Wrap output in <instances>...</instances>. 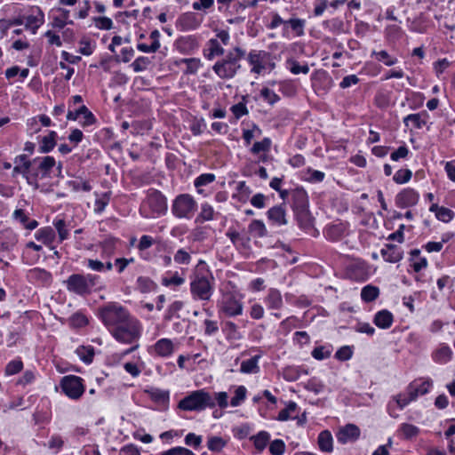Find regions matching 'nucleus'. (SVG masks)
<instances>
[{
	"instance_id": "obj_1",
	"label": "nucleus",
	"mask_w": 455,
	"mask_h": 455,
	"mask_svg": "<svg viewBox=\"0 0 455 455\" xmlns=\"http://www.w3.org/2000/svg\"><path fill=\"white\" fill-rule=\"evenodd\" d=\"M142 332L140 322L134 316H131L122 324L116 327L110 333L118 341L124 344H134L132 347L125 350L124 355H128L139 347L138 340Z\"/></svg>"
},
{
	"instance_id": "obj_2",
	"label": "nucleus",
	"mask_w": 455,
	"mask_h": 455,
	"mask_svg": "<svg viewBox=\"0 0 455 455\" xmlns=\"http://www.w3.org/2000/svg\"><path fill=\"white\" fill-rule=\"evenodd\" d=\"M245 50L236 46L212 67V70L220 79H232L241 69V60L245 57Z\"/></svg>"
},
{
	"instance_id": "obj_3",
	"label": "nucleus",
	"mask_w": 455,
	"mask_h": 455,
	"mask_svg": "<svg viewBox=\"0 0 455 455\" xmlns=\"http://www.w3.org/2000/svg\"><path fill=\"white\" fill-rule=\"evenodd\" d=\"M291 208L301 228L307 229L313 226V218L308 210V196L303 188L291 190Z\"/></svg>"
},
{
	"instance_id": "obj_4",
	"label": "nucleus",
	"mask_w": 455,
	"mask_h": 455,
	"mask_svg": "<svg viewBox=\"0 0 455 455\" xmlns=\"http://www.w3.org/2000/svg\"><path fill=\"white\" fill-rule=\"evenodd\" d=\"M99 316L111 332L132 315L122 305L116 302H109L99 309Z\"/></svg>"
},
{
	"instance_id": "obj_5",
	"label": "nucleus",
	"mask_w": 455,
	"mask_h": 455,
	"mask_svg": "<svg viewBox=\"0 0 455 455\" xmlns=\"http://www.w3.org/2000/svg\"><path fill=\"white\" fill-rule=\"evenodd\" d=\"M100 280V277L93 274H72L64 283L69 292L79 296H87L92 292Z\"/></svg>"
},
{
	"instance_id": "obj_6",
	"label": "nucleus",
	"mask_w": 455,
	"mask_h": 455,
	"mask_svg": "<svg viewBox=\"0 0 455 455\" xmlns=\"http://www.w3.org/2000/svg\"><path fill=\"white\" fill-rule=\"evenodd\" d=\"M178 407L186 411H201L206 408H213L214 399L212 398V394L205 389H198L182 398L179 402Z\"/></svg>"
},
{
	"instance_id": "obj_7",
	"label": "nucleus",
	"mask_w": 455,
	"mask_h": 455,
	"mask_svg": "<svg viewBox=\"0 0 455 455\" xmlns=\"http://www.w3.org/2000/svg\"><path fill=\"white\" fill-rule=\"evenodd\" d=\"M171 210L174 217L190 220L197 210V203L191 195L180 194L172 201Z\"/></svg>"
},
{
	"instance_id": "obj_8",
	"label": "nucleus",
	"mask_w": 455,
	"mask_h": 455,
	"mask_svg": "<svg viewBox=\"0 0 455 455\" xmlns=\"http://www.w3.org/2000/svg\"><path fill=\"white\" fill-rule=\"evenodd\" d=\"M214 286L208 276L196 274L190 282V294L195 300L209 301L213 294Z\"/></svg>"
},
{
	"instance_id": "obj_9",
	"label": "nucleus",
	"mask_w": 455,
	"mask_h": 455,
	"mask_svg": "<svg viewBox=\"0 0 455 455\" xmlns=\"http://www.w3.org/2000/svg\"><path fill=\"white\" fill-rule=\"evenodd\" d=\"M144 206H148L150 210L149 213H142L145 218L164 215L168 209L167 199L159 190L149 189L144 202Z\"/></svg>"
},
{
	"instance_id": "obj_10",
	"label": "nucleus",
	"mask_w": 455,
	"mask_h": 455,
	"mask_svg": "<svg viewBox=\"0 0 455 455\" xmlns=\"http://www.w3.org/2000/svg\"><path fill=\"white\" fill-rule=\"evenodd\" d=\"M29 175L34 179H46L51 177L52 169L56 166L53 156L36 157L32 160Z\"/></svg>"
},
{
	"instance_id": "obj_11",
	"label": "nucleus",
	"mask_w": 455,
	"mask_h": 455,
	"mask_svg": "<svg viewBox=\"0 0 455 455\" xmlns=\"http://www.w3.org/2000/svg\"><path fill=\"white\" fill-rule=\"evenodd\" d=\"M63 393L73 400L79 399L84 393L83 379L76 375L64 376L60 380Z\"/></svg>"
},
{
	"instance_id": "obj_12",
	"label": "nucleus",
	"mask_w": 455,
	"mask_h": 455,
	"mask_svg": "<svg viewBox=\"0 0 455 455\" xmlns=\"http://www.w3.org/2000/svg\"><path fill=\"white\" fill-rule=\"evenodd\" d=\"M243 311V305L240 298L233 293L223 295L220 304L219 312L228 317L241 315Z\"/></svg>"
},
{
	"instance_id": "obj_13",
	"label": "nucleus",
	"mask_w": 455,
	"mask_h": 455,
	"mask_svg": "<svg viewBox=\"0 0 455 455\" xmlns=\"http://www.w3.org/2000/svg\"><path fill=\"white\" fill-rule=\"evenodd\" d=\"M271 55L265 51L251 50L247 57L248 62L251 65V72L254 74H261L267 69V63L268 62Z\"/></svg>"
},
{
	"instance_id": "obj_14",
	"label": "nucleus",
	"mask_w": 455,
	"mask_h": 455,
	"mask_svg": "<svg viewBox=\"0 0 455 455\" xmlns=\"http://www.w3.org/2000/svg\"><path fill=\"white\" fill-rule=\"evenodd\" d=\"M202 23V19L194 12H185L177 20V28L180 31H190L196 29Z\"/></svg>"
},
{
	"instance_id": "obj_15",
	"label": "nucleus",
	"mask_w": 455,
	"mask_h": 455,
	"mask_svg": "<svg viewBox=\"0 0 455 455\" xmlns=\"http://www.w3.org/2000/svg\"><path fill=\"white\" fill-rule=\"evenodd\" d=\"M360 429L355 424H347L336 434L337 441L342 444L355 442L360 437Z\"/></svg>"
},
{
	"instance_id": "obj_16",
	"label": "nucleus",
	"mask_w": 455,
	"mask_h": 455,
	"mask_svg": "<svg viewBox=\"0 0 455 455\" xmlns=\"http://www.w3.org/2000/svg\"><path fill=\"white\" fill-rule=\"evenodd\" d=\"M419 194L412 188H404L395 196V204L399 208H407L417 204Z\"/></svg>"
},
{
	"instance_id": "obj_17",
	"label": "nucleus",
	"mask_w": 455,
	"mask_h": 455,
	"mask_svg": "<svg viewBox=\"0 0 455 455\" xmlns=\"http://www.w3.org/2000/svg\"><path fill=\"white\" fill-rule=\"evenodd\" d=\"M25 28L31 30L33 34H36L37 29L44 22V14L42 10L38 7L32 9L31 14L24 17Z\"/></svg>"
},
{
	"instance_id": "obj_18",
	"label": "nucleus",
	"mask_w": 455,
	"mask_h": 455,
	"mask_svg": "<svg viewBox=\"0 0 455 455\" xmlns=\"http://www.w3.org/2000/svg\"><path fill=\"white\" fill-rule=\"evenodd\" d=\"M80 116H83L81 122L84 126H89L95 123L96 119L93 114L87 108L86 106L83 105L78 109L72 111L69 110L67 114L68 120H77Z\"/></svg>"
},
{
	"instance_id": "obj_19",
	"label": "nucleus",
	"mask_w": 455,
	"mask_h": 455,
	"mask_svg": "<svg viewBox=\"0 0 455 455\" xmlns=\"http://www.w3.org/2000/svg\"><path fill=\"white\" fill-rule=\"evenodd\" d=\"M380 254L384 260L389 263H397L403 257V251L401 247L392 243L385 244L380 251Z\"/></svg>"
},
{
	"instance_id": "obj_20",
	"label": "nucleus",
	"mask_w": 455,
	"mask_h": 455,
	"mask_svg": "<svg viewBox=\"0 0 455 455\" xmlns=\"http://www.w3.org/2000/svg\"><path fill=\"white\" fill-rule=\"evenodd\" d=\"M432 385L431 379H416L409 384L408 390L411 392L412 398L416 400L419 395L428 393Z\"/></svg>"
},
{
	"instance_id": "obj_21",
	"label": "nucleus",
	"mask_w": 455,
	"mask_h": 455,
	"mask_svg": "<svg viewBox=\"0 0 455 455\" xmlns=\"http://www.w3.org/2000/svg\"><path fill=\"white\" fill-rule=\"evenodd\" d=\"M264 303L269 310H281L283 307V301L280 291L270 288L264 298Z\"/></svg>"
},
{
	"instance_id": "obj_22",
	"label": "nucleus",
	"mask_w": 455,
	"mask_h": 455,
	"mask_svg": "<svg viewBox=\"0 0 455 455\" xmlns=\"http://www.w3.org/2000/svg\"><path fill=\"white\" fill-rule=\"evenodd\" d=\"M153 352L161 357L170 356L174 351V345L169 339H161L152 347Z\"/></svg>"
},
{
	"instance_id": "obj_23",
	"label": "nucleus",
	"mask_w": 455,
	"mask_h": 455,
	"mask_svg": "<svg viewBox=\"0 0 455 455\" xmlns=\"http://www.w3.org/2000/svg\"><path fill=\"white\" fill-rule=\"evenodd\" d=\"M13 174H22L25 177H28L29 174L31 165L33 164L32 161L28 160L26 155L17 156L13 160Z\"/></svg>"
},
{
	"instance_id": "obj_24",
	"label": "nucleus",
	"mask_w": 455,
	"mask_h": 455,
	"mask_svg": "<svg viewBox=\"0 0 455 455\" xmlns=\"http://www.w3.org/2000/svg\"><path fill=\"white\" fill-rule=\"evenodd\" d=\"M267 219L276 226L287 224L285 209L282 205L274 206L267 212Z\"/></svg>"
},
{
	"instance_id": "obj_25",
	"label": "nucleus",
	"mask_w": 455,
	"mask_h": 455,
	"mask_svg": "<svg viewBox=\"0 0 455 455\" xmlns=\"http://www.w3.org/2000/svg\"><path fill=\"white\" fill-rule=\"evenodd\" d=\"M428 116L426 110L417 114H410L403 118V124L406 127H409L410 123H411L414 128L421 129L427 124Z\"/></svg>"
},
{
	"instance_id": "obj_26",
	"label": "nucleus",
	"mask_w": 455,
	"mask_h": 455,
	"mask_svg": "<svg viewBox=\"0 0 455 455\" xmlns=\"http://www.w3.org/2000/svg\"><path fill=\"white\" fill-rule=\"evenodd\" d=\"M306 21L305 20L299 18H291L285 21V27L283 28V34L285 36L288 33V28L294 32L295 36L300 37L304 36V28H305Z\"/></svg>"
},
{
	"instance_id": "obj_27",
	"label": "nucleus",
	"mask_w": 455,
	"mask_h": 455,
	"mask_svg": "<svg viewBox=\"0 0 455 455\" xmlns=\"http://www.w3.org/2000/svg\"><path fill=\"white\" fill-rule=\"evenodd\" d=\"M394 322V316L391 312L387 309L377 312L374 315L373 323L380 329H388Z\"/></svg>"
},
{
	"instance_id": "obj_28",
	"label": "nucleus",
	"mask_w": 455,
	"mask_h": 455,
	"mask_svg": "<svg viewBox=\"0 0 455 455\" xmlns=\"http://www.w3.org/2000/svg\"><path fill=\"white\" fill-rule=\"evenodd\" d=\"M18 235L12 229H4L0 235L1 247L4 251H11L18 243Z\"/></svg>"
},
{
	"instance_id": "obj_29",
	"label": "nucleus",
	"mask_w": 455,
	"mask_h": 455,
	"mask_svg": "<svg viewBox=\"0 0 455 455\" xmlns=\"http://www.w3.org/2000/svg\"><path fill=\"white\" fill-rule=\"evenodd\" d=\"M223 44L218 39H210L207 42L206 49L204 50V56L207 60H212L217 56L224 54Z\"/></svg>"
},
{
	"instance_id": "obj_30",
	"label": "nucleus",
	"mask_w": 455,
	"mask_h": 455,
	"mask_svg": "<svg viewBox=\"0 0 455 455\" xmlns=\"http://www.w3.org/2000/svg\"><path fill=\"white\" fill-rule=\"evenodd\" d=\"M346 227L342 223L332 224L327 227L324 231V235L327 237V239L333 242L341 239L346 235Z\"/></svg>"
},
{
	"instance_id": "obj_31",
	"label": "nucleus",
	"mask_w": 455,
	"mask_h": 455,
	"mask_svg": "<svg viewBox=\"0 0 455 455\" xmlns=\"http://www.w3.org/2000/svg\"><path fill=\"white\" fill-rule=\"evenodd\" d=\"M419 428L410 423H402L397 430L398 435L404 440H411L417 437L419 434Z\"/></svg>"
},
{
	"instance_id": "obj_32",
	"label": "nucleus",
	"mask_w": 455,
	"mask_h": 455,
	"mask_svg": "<svg viewBox=\"0 0 455 455\" xmlns=\"http://www.w3.org/2000/svg\"><path fill=\"white\" fill-rule=\"evenodd\" d=\"M35 237L37 241H40L44 244L50 246L54 241L56 235L53 228L51 227H45L38 229L35 233Z\"/></svg>"
},
{
	"instance_id": "obj_33",
	"label": "nucleus",
	"mask_w": 455,
	"mask_h": 455,
	"mask_svg": "<svg viewBox=\"0 0 455 455\" xmlns=\"http://www.w3.org/2000/svg\"><path fill=\"white\" fill-rule=\"evenodd\" d=\"M260 357V355H257L249 360L243 361L240 371L245 374L258 373L259 371V360Z\"/></svg>"
},
{
	"instance_id": "obj_34",
	"label": "nucleus",
	"mask_w": 455,
	"mask_h": 455,
	"mask_svg": "<svg viewBox=\"0 0 455 455\" xmlns=\"http://www.w3.org/2000/svg\"><path fill=\"white\" fill-rule=\"evenodd\" d=\"M251 440L258 452L263 451L270 440V435L267 431H259L257 435H252Z\"/></svg>"
},
{
	"instance_id": "obj_35",
	"label": "nucleus",
	"mask_w": 455,
	"mask_h": 455,
	"mask_svg": "<svg viewBox=\"0 0 455 455\" xmlns=\"http://www.w3.org/2000/svg\"><path fill=\"white\" fill-rule=\"evenodd\" d=\"M57 133L54 131L49 132L47 136H44L40 140L39 152L45 154L51 152L56 146Z\"/></svg>"
},
{
	"instance_id": "obj_36",
	"label": "nucleus",
	"mask_w": 455,
	"mask_h": 455,
	"mask_svg": "<svg viewBox=\"0 0 455 455\" xmlns=\"http://www.w3.org/2000/svg\"><path fill=\"white\" fill-rule=\"evenodd\" d=\"M332 435L330 431H322L318 435V445L322 451L331 452L332 451Z\"/></svg>"
},
{
	"instance_id": "obj_37",
	"label": "nucleus",
	"mask_w": 455,
	"mask_h": 455,
	"mask_svg": "<svg viewBox=\"0 0 455 455\" xmlns=\"http://www.w3.org/2000/svg\"><path fill=\"white\" fill-rule=\"evenodd\" d=\"M214 209L212 205L207 203L201 204V211L197 217L196 218V223H204L205 221H210L214 219Z\"/></svg>"
},
{
	"instance_id": "obj_38",
	"label": "nucleus",
	"mask_w": 455,
	"mask_h": 455,
	"mask_svg": "<svg viewBox=\"0 0 455 455\" xmlns=\"http://www.w3.org/2000/svg\"><path fill=\"white\" fill-rule=\"evenodd\" d=\"M248 229L249 232L254 236L264 237L267 235V230L264 222L259 220H252L250 223Z\"/></svg>"
},
{
	"instance_id": "obj_39",
	"label": "nucleus",
	"mask_w": 455,
	"mask_h": 455,
	"mask_svg": "<svg viewBox=\"0 0 455 455\" xmlns=\"http://www.w3.org/2000/svg\"><path fill=\"white\" fill-rule=\"evenodd\" d=\"M371 56H374L378 61L383 62L386 66L391 67L398 62L397 58L391 56L387 51H372Z\"/></svg>"
},
{
	"instance_id": "obj_40",
	"label": "nucleus",
	"mask_w": 455,
	"mask_h": 455,
	"mask_svg": "<svg viewBox=\"0 0 455 455\" xmlns=\"http://www.w3.org/2000/svg\"><path fill=\"white\" fill-rule=\"evenodd\" d=\"M116 242V238L109 237L100 243L102 258L109 259L115 253Z\"/></svg>"
},
{
	"instance_id": "obj_41",
	"label": "nucleus",
	"mask_w": 455,
	"mask_h": 455,
	"mask_svg": "<svg viewBox=\"0 0 455 455\" xmlns=\"http://www.w3.org/2000/svg\"><path fill=\"white\" fill-rule=\"evenodd\" d=\"M452 351L451 349L446 346H441L434 355V360L440 363H445L451 359Z\"/></svg>"
},
{
	"instance_id": "obj_42",
	"label": "nucleus",
	"mask_w": 455,
	"mask_h": 455,
	"mask_svg": "<svg viewBox=\"0 0 455 455\" xmlns=\"http://www.w3.org/2000/svg\"><path fill=\"white\" fill-rule=\"evenodd\" d=\"M60 15L56 16L52 20V27L61 29L63 28L67 24H73V21L69 20V11L66 9H60Z\"/></svg>"
},
{
	"instance_id": "obj_43",
	"label": "nucleus",
	"mask_w": 455,
	"mask_h": 455,
	"mask_svg": "<svg viewBox=\"0 0 455 455\" xmlns=\"http://www.w3.org/2000/svg\"><path fill=\"white\" fill-rule=\"evenodd\" d=\"M224 331L228 339L239 340L243 337L241 332L238 331V326L231 321L225 323Z\"/></svg>"
},
{
	"instance_id": "obj_44",
	"label": "nucleus",
	"mask_w": 455,
	"mask_h": 455,
	"mask_svg": "<svg viewBox=\"0 0 455 455\" xmlns=\"http://www.w3.org/2000/svg\"><path fill=\"white\" fill-rule=\"evenodd\" d=\"M379 294V290L378 287L373 285H366L362 289L361 298L365 302H371L375 300Z\"/></svg>"
},
{
	"instance_id": "obj_45",
	"label": "nucleus",
	"mask_w": 455,
	"mask_h": 455,
	"mask_svg": "<svg viewBox=\"0 0 455 455\" xmlns=\"http://www.w3.org/2000/svg\"><path fill=\"white\" fill-rule=\"evenodd\" d=\"M53 226L58 232L60 242H63L68 239L69 232L67 227V223L62 219H58L53 221Z\"/></svg>"
},
{
	"instance_id": "obj_46",
	"label": "nucleus",
	"mask_w": 455,
	"mask_h": 455,
	"mask_svg": "<svg viewBox=\"0 0 455 455\" xmlns=\"http://www.w3.org/2000/svg\"><path fill=\"white\" fill-rule=\"evenodd\" d=\"M76 354L84 363H90L94 357V349L92 347L82 346L77 347Z\"/></svg>"
},
{
	"instance_id": "obj_47",
	"label": "nucleus",
	"mask_w": 455,
	"mask_h": 455,
	"mask_svg": "<svg viewBox=\"0 0 455 455\" xmlns=\"http://www.w3.org/2000/svg\"><path fill=\"white\" fill-rule=\"evenodd\" d=\"M271 148V140L264 138L261 141H257L253 144L251 148V152L254 155H258L260 152H268Z\"/></svg>"
},
{
	"instance_id": "obj_48",
	"label": "nucleus",
	"mask_w": 455,
	"mask_h": 455,
	"mask_svg": "<svg viewBox=\"0 0 455 455\" xmlns=\"http://www.w3.org/2000/svg\"><path fill=\"white\" fill-rule=\"evenodd\" d=\"M150 398L156 403H164L169 400V392L159 388H153L148 391Z\"/></svg>"
},
{
	"instance_id": "obj_49",
	"label": "nucleus",
	"mask_w": 455,
	"mask_h": 455,
	"mask_svg": "<svg viewBox=\"0 0 455 455\" xmlns=\"http://www.w3.org/2000/svg\"><path fill=\"white\" fill-rule=\"evenodd\" d=\"M394 399L395 400L400 409H403L410 403L415 401V399L412 398V396L411 395V392L408 390V387L406 388L404 393L398 394L394 397Z\"/></svg>"
},
{
	"instance_id": "obj_50",
	"label": "nucleus",
	"mask_w": 455,
	"mask_h": 455,
	"mask_svg": "<svg viewBox=\"0 0 455 455\" xmlns=\"http://www.w3.org/2000/svg\"><path fill=\"white\" fill-rule=\"evenodd\" d=\"M68 186L75 192H77L79 190L89 192L92 189V186L90 185V183L86 180H68Z\"/></svg>"
},
{
	"instance_id": "obj_51",
	"label": "nucleus",
	"mask_w": 455,
	"mask_h": 455,
	"mask_svg": "<svg viewBox=\"0 0 455 455\" xmlns=\"http://www.w3.org/2000/svg\"><path fill=\"white\" fill-rule=\"evenodd\" d=\"M162 284L164 286H180L185 283V278L180 276L178 272H175L172 277H163Z\"/></svg>"
},
{
	"instance_id": "obj_52",
	"label": "nucleus",
	"mask_w": 455,
	"mask_h": 455,
	"mask_svg": "<svg viewBox=\"0 0 455 455\" xmlns=\"http://www.w3.org/2000/svg\"><path fill=\"white\" fill-rule=\"evenodd\" d=\"M246 398V388L243 386H239L235 391V395L231 398L230 404L233 407L239 406Z\"/></svg>"
},
{
	"instance_id": "obj_53",
	"label": "nucleus",
	"mask_w": 455,
	"mask_h": 455,
	"mask_svg": "<svg viewBox=\"0 0 455 455\" xmlns=\"http://www.w3.org/2000/svg\"><path fill=\"white\" fill-rule=\"evenodd\" d=\"M411 176L412 172L409 169H400L395 173L393 180L397 184H404L411 180Z\"/></svg>"
},
{
	"instance_id": "obj_54",
	"label": "nucleus",
	"mask_w": 455,
	"mask_h": 455,
	"mask_svg": "<svg viewBox=\"0 0 455 455\" xmlns=\"http://www.w3.org/2000/svg\"><path fill=\"white\" fill-rule=\"evenodd\" d=\"M92 21L95 27L101 30H110L113 28V21L108 17H94Z\"/></svg>"
},
{
	"instance_id": "obj_55",
	"label": "nucleus",
	"mask_w": 455,
	"mask_h": 455,
	"mask_svg": "<svg viewBox=\"0 0 455 455\" xmlns=\"http://www.w3.org/2000/svg\"><path fill=\"white\" fill-rule=\"evenodd\" d=\"M151 63L149 58L148 57H145V56H140V57H138L132 63V69L134 70V72L138 73V72H141L145 69H147V68L149 66V64Z\"/></svg>"
},
{
	"instance_id": "obj_56",
	"label": "nucleus",
	"mask_w": 455,
	"mask_h": 455,
	"mask_svg": "<svg viewBox=\"0 0 455 455\" xmlns=\"http://www.w3.org/2000/svg\"><path fill=\"white\" fill-rule=\"evenodd\" d=\"M260 96L262 99L269 103L270 105H274L277 101L280 100V97L272 90L267 87H264L260 91Z\"/></svg>"
},
{
	"instance_id": "obj_57",
	"label": "nucleus",
	"mask_w": 455,
	"mask_h": 455,
	"mask_svg": "<svg viewBox=\"0 0 455 455\" xmlns=\"http://www.w3.org/2000/svg\"><path fill=\"white\" fill-rule=\"evenodd\" d=\"M215 179L216 177L213 173H203L195 180L194 185L198 188L212 183Z\"/></svg>"
},
{
	"instance_id": "obj_58",
	"label": "nucleus",
	"mask_w": 455,
	"mask_h": 455,
	"mask_svg": "<svg viewBox=\"0 0 455 455\" xmlns=\"http://www.w3.org/2000/svg\"><path fill=\"white\" fill-rule=\"evenodd\" d=\"M225 445L226 442L219 436L211 437L207 442V447L212 451H220Z\"/></svg>"
},
{
	"instance_id": "obj_59",
	"label": "nucleus",
	"mask_w": 455,
	"mask_h": 455,
	"mask_svg": "<svg viewBox=\"0 0 455 455\" xmlns=\"http://www.w3.org/2000/svg\"><path fill=\"white\" fill-rule=\"evenodd\" d=\"M297 408V404L294 402H290L288 405L281 410L278 413L277 419L280 421H286L291 419V413L294 412Z\"/></svg>"
},
{
	"instance_id": "obj_60",
	"label": "nucleus",
	"mask_w": 455,
	"mask_h": 455,
	"mask_svg": "<svg viewBox=\"0 0 455 455\" xmlns=\"http://www.w3.org/2000/svg\"><path fill=\"white\" fill-rule=\"evenodd\" d=\"M285 451V443L281 439H275L269 445V452L272 455H283Z\"/></svg>"
},
{
	"instance_id": "obj_61",
	"label": "nucleus",
	"mask_w": 455,
	"mask_h": 455,
	"mask_svg": "<svg viewBox=\"0 0 455 455\" xmlns=\"http://www.w3.org/2000/svg\"><path fill=\"white\" fill-rule=\"evenodd\" d=\"M137 283H138L139 289L142 292H148L151 290H153V288L156 286L155 283L151 279H149L148 277H145V276H140L137 279Z\"/></svg>"
},
{
	"instance_id": "obj_62",
	"label": "nucleus",
	"mask_w": 455,
	"mask_h": 455,
	"mask_svg": "<svg viewBox=\"0 0 455 455\" xmlns=\"http://www.w3.org/2000/svg\"><path fill=\"white\" fill-rule=\"evenodd\" d=\"M173 259L177 264L180 265H188L191 261V256L189 252H188L184 249L178 250L177 252L174 254Z\"/></svg>"
},
{
	"instance_id": "obj_63",
	"label": "nucleus",
	"mask_w": 455,
	"mask_h": 455,
	"mask_svg": "<svg viewBox=\"0 0 455 455\" xmlns=\"http://www.w3.org/2000/svg\"><path fill=\"white\" fill-rule=\"evenodd\" d=\"M203 438L201 435H197L194 433H188L184 439L185 444L194 449H197L201 446Z\"/></svg>"
},
{
	"instance_id": "obj_64",
	"label": "nucleus",
	"mask_w": 455,
	"mask_h": 455,
	"mask_svg": "<svg viewBox=\"0 0 455 455\" xmlns=\"http://www.w3.org/2000/svg\"><path fill=\"white\" fill-rule=\"evenodd\" d=\"M160 455H196L192 451L184 447H174L162 452Z\"/></svg>"
}]
</instances>
